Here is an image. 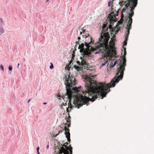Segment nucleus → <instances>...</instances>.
Masks as SVG:
<instances>
[{
    "label": "nucleus",
    "instance_id": "obj_11",
    "mask_svg": "<svg viewBox=\"0 0 154 154\" xmlns=\"http://www.w3.org/2000/svg\"><path fill=\"white\" fill-rule=\"evenodd\" d=\"M68 144V143L67 142H66L65 143H64L62 145V147H60V149H58L57 150V152L56 151V150H57V149H56V150L54 151V154H57V153L58 152H59V150H60L62 148V147H63L64 149H65L66 148V147L65 146H66V147H69L70 146H71V145H69V146H68L67 145Z\"/></svg>",
    "mask_w": 154,
    "mask_h": 154
},
{
    "label": "nucleus",
    "instance_id": "obj_13",
    "mask_svg": "<svg viewBox=\"0 0 154 154\" xmlns=\"http://www.w3.org/2000/svg\"><path fill=\"white\" fill-rule=\"evenodd\" d=\"M110 21H112L114 20V18L116 17V15L114 14L113 11L108 16Z\"/></svg>",
    "mask_w": 154,
    "mask_h": 154
},
{
    "label": "nucleus",
    "instance_id": "obj_24",
    "mask_svg": "<svg viewBox=\"0 0 154 154\" xmlns=\"http://www.w3.org/2000/svg\"><path fill=\"white\" fill-rule=\"evenodd\" d=\"M77 63L79 65H81V62H80L79 61H77Z\"/></svg>",
    "mask_w": 154,
    "mask_h": 154
},
{
    "label": "nucleus",
    "instance_id": "obj_19",
    "mask_svg": "<svg viewBox=\"0 0 154 154\" xmlns=\"http://www.w3.org/2000/svg\"><path fill=\"white\" fill-rule=\"evenodd\" d=\"M4 32V30L3 28H0V35L2 34Z\"/></svg>",
    "mask_w": 154,
    "mask_h": 154
},
{
    "label": "nucleus",
    "instance_id": "obj_12",
    "mask_svg": "<svg viewBox=\"0 0 154 154\" xmlns=\"http://www.w3.org/2000/svg\"><path fill=\"white\" fill-rule=\"evenodd\" d=\"M81 65L82 66L84 69H87L88 68V64L85 60L82 59L81 61Z\"/></svg>",
    "mask_w": 154,
    "mask_h": 154
},
{
    "label": "nucleus",
    "instance_id": "obj_6",
    "mask_svg": "<svg viewBox=\"0 0 154 154\" xmlns=\"http://www.w3.org/2000/svg\"><path fill=\"white\" fill-rule=\"evenodd\" d=\"M84 46V44L83 43L79 45V48L80 49V51L81 52H83L84 55L89 56L91 54L90 48H89V49H88V48L87 47L85 49Z\"/></svg>",
    "mask_w": 154,
    "mask_h": 154
},
{
    "label": "nucleus",
    "instance_id": "obj_26",
    "mask_svg": "<svg viewBox=\"0 0 154 154\" xmlns=\"http://www.w3.org/2000/svg\"><path fill=\"white\" fill-rule=\"evenodd\" d=\"M8 69L9 70L11 71V70H12V67L11 66H10L9 67Z\"/></svg>",
    "mask_w": 154,
    "mask_h": 154
},
{
    "label": "nucleus",
    "instance_id": "obj_10",
    "mask_svg": "<svg viewBox=\"0 0 154 154\" xmlns=\"http://www.w3.org/2000/svg\"><path fill=\"white\" fill-rule=\"evenodd\" d=\"M132 22V18L129 19V20L128 22V24L127 25V27L126 28L127 29L126 32H128V33H130V29L131 28V24Z\"/></svg>",
    "mask_w": 154,
    "mask_h": 154
},
{
    "label": "nucleus",
    "instance_id": "obj_23",
    "mask_svg": "<svg viewBox=\"0 0 154 154\" xmlns=\"http://www.w3.org/2000/svg\"><path fill=\"white\" fill-rule=\"evenodd\" d=\"M54 67V66H53V64L51 63V66H50V68L51 69H53Z\"/></svg>",
    "mask_w": 154,
    "mask_h": 154
},
{
    "label": "nucleus",
    "instance_id": "obj_21",
    "mask_svg": "<svg viewBox=\"0 0 154 154\" xmlns=\"http://www.w3.org/2000/svg\"><path fill=\"white\" fill-rule=\"evenodd\" d=\"M85 29H83L82 30V32H80V34L81 35L82 33H84L85 32Z\"/></svg>",
    "mask_w": 154,
    "mask_h": 154
},
{
    "label": "nucleus",
    "instance_id": "obj_4",
    "mask_svg": "<svg viewBox=\"0 0 154 154\" xmlns=\"http://www.w3.org/2000/svg\"><path fill=\"white\" fill-rule=\"evenodd\" d=\"M137 0H131V2L127 3L125 5V8H128L129 5L130 7L131 8L130 10L131 13L129 14V16L128 18H132V17L134 14V10L137 4Z\"/></svg>",
    "mask_w": 154,
    "mask_h": 154
},
{
    "label": "nucleus",
    "instance_id": "obj_30",
    "mask_svg": "<svg viewBox=\"0 0 154 154\" xmlns=\"http://www.w3.org/2000/svg\"><path fill=\"white\" fill-rule=\"evenodd\" d=\"M116 61H115L114 63V65H116Z\"/></svg>",
    "mask_w": 154,
    "mask_h": 154
},
{
    "label": "nucleus",
    "instance_id": "obj_27",
    "mask_svg": "<svg viewBox=\"0 0 154 154\" xmlns=\"http://www.w3.org/2000/svg\"><path fill=\"white\" fill-rule=\"evenodd\" d=\"M127 8H124L122 9V12H125V11L126 9Z\"/></svg>",
    "mask_w": 154,
    "mask_h": 154
},
{
    "label": "nucleus",
    "instance_id": "obj_5",
    "mask_svg": "<svg viewBox=\"0 0 154 154\" xmlns=\"http://www.w3.org/2000/svg\"><path fill=\"white\" fill-rule=\"evenodd\" d=\"M65 146L66 147L65 149L62 147L60 150H59L60 152L57 153V154H72V147L70 146L69 147Z\"/></svg>",
    "mask_w": 154,
    "mask_h": 154
},
{
    "label": "nucleus",
    "instance_id": "obj_39",
    "mask_svg": "<svg viewBox=\"0 0 154 154\" xmlns=\"http://www.w3.org/2000/svg\"><path fill=\"white\" fill-rule=\"evenodd\" d=\"M111 25H109V28H111Z\"/></svg>",
    "mask_w": 154,
    "mask_h": 154
},
{
    "label": "nucleus",
    "instance_id": "obj_37",
    "mask_svg": "<svg viewBox=\"0 0 154 154\" xmlns=\"http://www.w3.org/2000/svg\"><path fill=\"white\" fill-rule=\"evenodd\" d=\"M64 105H65V106L66 105H67V103H65V104H64Z\"/></svg>",
    "mask_w": 154,
    "mask_h": 154
},
{
    "label": "nucleus",
    "instance_id": "obj_33",
    "mask_svg": "<svg viewBox=\"0 0 154 154\" xmlns=\"http://www.w3.org/2000/svg\"><path fill=\"white\" fill-rule=\"evenodd\" d=\"M49 147V146L48 145H47V149H48Z\"/></svg>",
    "mask_w": 154,
    "mask_h": 154
},
{
    "label": "nucleus",
    "instance_id": "obj_15",
    "mask_svg": "<svg viewBox=\"0 0 154 154\" xmlns=\"http://www.w3.org/2000/svg\"><path fill=\"white\" fill-rule=\"evenodd\" d=\"M129 33H128V32H125V40L124 41V45H124L125 46L127 44V40H128V35H129Z\"/></svg>",
    "mask_w": 154,
    "mask_h": 154
},
{
    "label": "nucleus",
    "instance_id": "obj_2",
    "mask_svg": "<svg viewBox=\"0 0 154 154\" xmlns=\"http://www.w3.org/2000/svg\"><path fill=\"white\" fill-rule=\"evenodd\" d=\"M110 38L107 33L105 36H102L100 43L97 44L96 46L97 48L99 49L103 53H106L109 56H111L113 54H116V51L112 49L111 45L108 44V41Z\"/></svg>",
    "mask_w": 154,
    "mask_h": 154
},
{
    "label": "nucleus",
    "instance_id": "obj_25",
    "mask_svg": "<svg viewBox=\"0 0 154 154\" xmlns=\"http://www.w3.org/2000/svg\"><path fill=\"white\" fill-rule=\"evenodd\" d=\"M0 67L3 71L4 70V66L2 65H1Z\"/></svg>",
    "mask_w": 154,
    "mask_h": 154
},
{
    "label": "nucleus",
    "instance_id": "obj_20",
    "mask_svg": "<svg viewBox=\"0 0 154 154\" xmlns=\"http://www.w3.org/2000/svg\"><path fill=\"white\" fill-rule=\"evenodd\" d=\"M63 130H64V129H63V130H60L59 131L58 133L55 136L56 137L60 133H62L63 131Z\"/></svg>",
    "mask_w": 154,
    "mask_h": 154
},
{
    "label": "nucleus",
    "instance_id": "obj_1",
    "mask_svg": "<svg viewBox=\"0 0 154 154\" xmlns=\"http://www.w3.org/2000/svg\"><path fill=\"white\" fill-rule=\"evenodd\" d=\"M120 75H117L116 73L110 82L107 85L101 83H97L88 75L84 76L86 89L85 92H82V95L80 93L81 92L79 89L81 86L73 88L72 90H71V87L75 84V78L72 75L70 76V73L65 74L63 79L67 88L66 94L69 99L68 107H66L68 116L66 117V124L68 127L70 126L71 118L69 112L73 106L71 103V99L73 96L76 98L74 99L73 103L75 107L78 108H79L83 104H86L87 105L89 101H94L98 97H101V98L102 99L110 91L109 88L111 87H114L116 83L122 79L120 78Z\"/></svg>",
    "mask_w": 154,
    "mask_h": 154
},
{
    "label": "nucleus",
    "instance_id": "obj_3",
    "mask_svg": "<svg viewBox=\"0 0 154 154\" xmlns=\"http://www.w3.org/2000/svg\"><path fill=\"white\" fill-rule=\"evenodd\" d=\"M123 49L124 54H123L122 53V61L120 62V65L119 67L118 68L117 72V75H120V79H122L123 77L124 72L125 69V66L126 65V60L125 58V56L126 54V48H125L124 47Z\"/></svg>",
    "mask_w": 154,
    "mask_h": 154
},
{
    "label": "nucleus",
    "instance_id": "obj_7",
    "mask_svg": "<svg viewBox=\"0 0 154 154\" xmlns=\"http://www.w3.org/2000/svg\"><path fill=\"white\" fill-rule=\"evenodd\" d=\"M89 35L88 34L87 36H86L85 42V45L86 47L88 48V49H89V48H90L91 46L92 43H93V42H92V38L89 37Z\"/></svg>",
    "mask_w": 154,
    "mask_h": 154
},
{
    "label": "nucleus",
    "instance_id": "obj_16",
    "mask_svg": "<svg viewBox=\"0 0 154 154\" xmlns=\"http://www.w3.org/2000/svg\"><path fill=\"white\" fill-rule=\"evenodd\" d=\"M101 62H103V61H104V62L103 63H102L101 64L102 66H103L104 65H105L106 64V63H107V61H108L107 60H105L104 58H102L101 59Z\"/></svg>",
    "mask_w": 154,
    "mask_h": 154
},
{
    "label": "nucleus",
    "instance_id": "obj_8",
    "mask_svg": "<svg viewBox=\"0 0 154 154\" xmlns=\"http://www.w3.org/2000/svg\"><path fill=\"white\" fill-rule=\"evenodd\" d=\"M106 25L105 24H103V25L102 28V30L101 32V36H100V38L99 39V42H97V44L99 43H100V38L102 36H105L106 35V34L107 33V34L109 36V34L108 32H107L108 30V29L107 27H106Z\"/></svg>",
    "mask_w": 154,
    "mask_h": 154
},
{
    "label": "nucleus",
    "instance_id": "obj_31",
    "mask_svg": "<svg viewBox=\"0 0 154 154\" xmlns=\"http://www.w3.org/2000/svg\"><path fill=\"white\" fill-rule=\"evenodd\" d=\"M118 22L119 23H122V21H119Z\"/></svg>",
    "mask_w": 154,
    "mask_h": 154
},
{
    "label": "nucleus",
    "instance_id": "obj_32",
    "mask_svg": "<svg viewBox=\"0 0 154 154\" xmlns=\"http://www.w3.org/2000/svg\"><path fill=\"white\" fill-rule=\"evenodd\" d=\"M80 39L81 38L80 37H78V39L79 40V41Z\"/></svg>",
    "mask_w": 154,
    "mask_h": 154
},
{
    "label": "nucleus",
    "instance_id": "obj_22",
    "mask_svg": "<svg viewBox=\"0 0 154 154\" xmlns=\"http://www.w3.org/2000/svg\"><path fill=\"white\" fill-rule=\"evenodd\" d=\"M39 147H38L37 148V153L38 154H40L39 152Z\"/></svg>",
    "mask_w": 154,
    "mask_h": 154
},
{
    "label": "nucleus",
    "instance_id": "obj_36",
    "mask_svg": "<svg viewBox=\"0 0 154 154\" xmlns=\"http://www.w3.org/2000/svg\"><path fill=\"white\" fill-rule=\"evenodd\" d=\"M75 43H76V44H79L78 42H75Z\"/></svg>",
    "mask_w": 154,
    "mask_h": 154
},
{
    "label": "nucleus",
    "instance_id": "obj_9",
    "mask_svg": "<svg viewBox=\"0 0 154 154\" xmlns=\"http://www.w3.org/2000/svg\"><path fill=\"white\" fill-rule=\"evenodd\" d=\"M64 130L65 131V134L66 135V137L67 138L68 141L70 142V139L69 129L66 126H65L64 128Z\"/></svg>",
    "mask_w": 154,
    "mask_h": 154
},
{
    "label": "nucleus",
    "instance_id": "obj_35",
    "mask_svg": "<svg viewBox=\"0 0 154 154\" xmlns=\"http://www.w3.org/2000/svg\"><path fill=\"white\" fill-rule=\"evenodd\" d=\"M31 100V99H29L28 100V103H29V102Z\"/></svg>",
    "mask_w": 154,
    "mask_h": 154
},
{
    "label": "nucleus",
    "instance_id": "obj_41",
    "mask_svg": "<svg viewBox=\"0 0 154 154\" xmlns=\"http://www.w3.org/2000/svg\"><path fill=\"white\" fill-rule=\"evenodd\" d=\"M110 43H111V41L110 42Z\"/></svg>",
    "mask_w": 154,
    "mask_h": 154
},
{
    "label": "nucleus",
    "instance_id": "obj_29",
    "mask_svg": "<svg viewBox=\"0 0 154 154\" xmlns=\"http://www.w3.org/2000/svg\"><path fill=\"white\" fill-rule=\"evenodd\" d=\"M20 65V63H18V64H17V68L19 69V66Z\"/></svg>",
    "mask_w": 154,
    "mask_h": 154
},
{
    "label": "nucleus",
    "instance_id": "obj_17",
    "mask_svg": "<svg viewBox=\"0 0 154 154\" xmlns=\"http://www.w3.org/2000/svg\"><path fill=\"white\" fill-rule=\"evenodd\" d=\"M74 67L75 69H76L77 71H81L82 70V68L78 66L74 65Z\"/></svg>",
    "mask_w": 154,
    "mask_h": 154
},
{
    "label": "nucleus",
    "instance_id": "obj_18",
    "mask_svg": "<svg viewBox=\"0 0 154 154\" xmlns=\"http://www.w3.org/2000/svg\"><path fill=\"white\" fill-rule=\"evenodd\" d=\"M114 0H112V1H110L108 2V6L109 7L111 5H112V4H113V1Z\"/></svg>",
    "mask_w": 154,
    "mask_h": 154
},
{
    "label": "nucleus",
    "instance_id": "obj_34",
    "mask_svg": "<svg viewBox=\"0 0 154 154\" xmlns=\"http://www.w3.org/2000/svg\"><path fill=\"white\" fill-rule=\"evenodd\" d=\"M0 20H1V22H2V23H3V21H2V20L1 18L0 19Z\"/></svg>",
    "mask_w": 154,
    "mask_h": 154
},
{
    "label": "nucleus",
    "instance_id": "obj_14",
    "mask_svg": "<svg viewBox=\"0 0 154 154\" xmlns=\"http://www.w3.org/2000/svg\"><path fill=\"white\" fill-rule=\"evenodd\" d=\"M127 1H128V3L131 2V0H121V1H120L119 3L121 6H122L125 5Z\"/></svg>",
    "mask_w": 154,
    "mask_h": 154
},
{
    "label": "nucleus",
    "instance_id": "obj_28",
    "mask_svg": "<svg viewBox=\"0 0 154 154\" xmlns=\"http://www.w3.org/2000/svg\"><path fill=\"white\" fill-rule=\"evenodd\" d=\"M116 13H117V14L116 15V16H118V11H116Z\"/></svg>",
    "mask_w": 154,
    "mask_h": 154
},
{
    "label": "nucleus",
    "instance_id": "obj_38",
    "mask_svg": "<svg viewBox=\"0 0 154 154\" xmlns=\"http://www.w3.org/2000/svg\"><path fill=\"white\" fill-rule=\"evenodd\" d=\"M43 104H45H45H47V103H46L44 102V103H43Z\"/></svg>",
    "mask_w": 154,
    "mask_h": 154
},
{
    "label": "nucleus",
    "instance_id": "obj_40",
    "mask_svg": "<svg viewBox=\"0 0 154 154\" xmlns=\"http://www.w3.org/2000/svg\"><path fill=\"white\" fill-rule=\"evenodd\" d=\"M74 57V55H73V54L72 55V58H73V57Z\"/></svg>",
    "mask_w": 154,
    "mask_h": 154
}]
</instances>
